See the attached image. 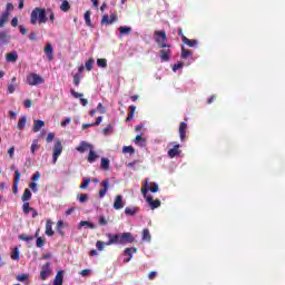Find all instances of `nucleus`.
Returning a JSON list of instances; mask_svg holds the SVG:
<instances>
[{"instance_id": "nucleus-51", "label": "nucleus", "mask_w": 285, "mask_h": 285, "mask_svg": "<svg viewBox=\"0 0 285 285\" xmlns=\"http://www.w3.org/2000/svg\"><path fill=\"white\" fill-rule=\"evenodd\" d=\"M19 239H21L22 242H32V239H35V236H27L26 234H21L18 236Z\"/></svg>"}, {"instance_id": "nucleus-55", "label": "nucleus", "mask_w": 285, "mask_h": 285, "mask_svg": "<svg viewBox=\"0 0 285 285\" xmlns=\"http://www.w3.org/2000/svg\"><path fill=\"white\" fill-rule=\"evenodd\" d=\"M184 68V62H177L173 66V71L177 72V70H181Z\"/></svg>"}, {"instance_id": "nucleus-44", "label": "nucleus", "mask_w": 285, "mask_h": 285, "mask_svg": "<svg viewBox=\"0 0 285 285\" xmlns=\"http://www.w3.org/2000/svg\"><path fill=\"white\" fill-rule=\"evenodd\" d=\"M95 65V59L90 58L88 61H86L85 67L86 70H88L90 72V70H92V66Z\"/></svg>"}, {"instance_id": "nucleus-19", "label": "nucleus", "mask_w": 285, "mask_h": 285, "mask_svg": "<svg viewBox=\"0 0 285 285\" xmlns=\"http://www.w3.org/2000/svg\"><path fill=\"white\" fill-rule=\"evenodd\" d=\"M52 220L48 219L46 222V229H45V235H47V237H52V235H55V230H52Z\"/></svg>"}, {"instance_id": "nucleus-30", "label": "nucleus", "mask_w": 285, "mask_h": 285, "mask_svg": "<svg viewBox=\"0 0 285 285\" xmlns=\"http://www.w3.org/2000/svg\"><path fill=\"white\" fill-rule=\"evenodd\" d=\"M9 17L10 16L8 14V12H2V14L0 16V28H3L8 23Z\"/></svg>"}, {"instance_id": "nucleus-47", "label": "nucleus", "mask_w": 285, "mask_h": 285, "mask_svg": "<svg viewBox=\"0 0 285 285\" xmlns=\"http://www.w3.org/2000/svg\"><path fill=\"white\" fill-rule=\"evenodd\" d=\"M81 79H83V76H79L77 73L73 75V85L76 87H79V83H81Z\"/></svg>"}, {"instance_id": "nucleus-36", "label": "nucleus", "mask_w": 285, "mask_h": 285, "mask_svg": "<svg viewBox=\"0 0 285 285\" xmlns=\"http://www.w3.org/2000/svg\"><path fill=\"white\" fill-rule=\"evenodd\" d=\"M122 153L125 155H127V154L135 155V147H132V146H125V147H122Z\"/></svg>"}, {"instance_id": "nucleus-10", "label": "nucleus", "mask_w": 285, "mask_h": 285, "mask_svg": "<svg viewBox=\"0 0 285 285\" xmlns=\"http://www.w3.org/2000/svg\"><path fill=\"white\" fill-rule=\"evenodd\" d=\"M21 180V171L16 170L14 171V177H13V188L12 191L14 195L19 193V181Z\"/></svg>"}, {"instance_id": "nucleus-37", "label": "nucleus", "mask_w": 285, "mask_h": 285, "mask_svg": "<svg viewBox=\"0 0 285 285\" xmlns=\"http://www.w3.org/2000/svg\"><path fill=\"white\" fill-rule=\"evenodd\" d=\"M97 66H99V68H108V60H106V58H99L97 60Z\"/></svg>"}, {"instance_id": "nucleus-23", "label": "nucleus", "mask_w": 285, "mask_h": 285, "mask_svg": "<svg viewBox=\"0 0 285 285\" xmlns=\"http://www.w3.org/2000/svg\"><path fill=\"white\" fill-rule=\"evenodd\" d=\"M97 159H99V155H97V153H95V150L91 148L89 150V155H88L87 161L89 164H95V161H97Z\"/></svg>"}, {"instance_id": "nucleus-48", "label": "nucleus", "mask_w": 285, "mask_h": 285, "mask_svg": "<svg viewBox=\"0 0 285 285\" xmlns=\"http://www.w3.org/2000/svg\"><path fill=\"white\" fill-rule=\"evenodd\" d=\"M39 150V140L35 139L31 144V154L35 155V151Z\"/></svg>"}, {"instance_id": "nucleus-41", "label": "nucleus", "mask_w": 285, "mask_h": 285, "mask_svg": "<svg viewBox=\"0 0 285 285\" xmlns=\"http://www.w3.org/2000/svg\"><path fill=\"white\" fill-rule=\"evenodd\" d=\"M37 248H43L46 246V239L43 237H38L36 240Z\"/></svg>"}, {"instance_id": "nucleus-29", "label": "nucleus", "mask_w": 285, "mask_h": 285, "mask_svg": "<svg viewBox=\"0 0 285 285\" xmlns=\"http://www.w3.org/2000/svg\"><path fill=\"white\" fill-rule=\"evenodd\" d=\"M14 83H17V77H12L11 83H9L7 87L9 95H12L14 92L16 90Z\"/></svg>"}, {"instance_id": "nucleus-43", "label": "nucleus", "mask_w": 285, "mask_h": 285, "mask_svg": "<svg viewBox=\"0 0 285 285\" xmlns=\"http://www.w3.org/2000/svg\"><path fill=\"white\" fill-rule=\"evenodd\" d=\"M19 255H20L19 248L16 247L11 253V259H13L14 262H19V258H20Z\"/></svg>"}, {"instance_id": "nucleus-63", "label": "nucleus", "mask_w": 285, "mask_h": 285, "mask_svg": "<svg viewBox=\"0 0 285 285\" xmlns=\"http://www.w3.org/2000/svg\"><path fill=\"white\" fill-rule=\"evenodd\" d=\"M55 140V135L52 134V132H49L48 135H47V141H48V144H51V141H53Z\"/></svg>"}, {"instance_id": "nucleus-46", "label": "nucleus", "mask_w": 285, "mask_h": 285, "mask_svg": "<svg viewBox=\"0 0 285 285\" xmlns=\"http://www.w3.org/2000/svg\"><path fill=\"white\" fill-rule=\"evenodd\" d=\"M90 181H91L90 178H85V179L82 180V184L80 185V189H81V190H86V188H88V186H90Z\"/></svg>"}, {"instance_id": "nucleus-49", "label": "nucleus", "mask_w": 285, "mask_h": 285, "mask_svg": "<svg viewBox=\"0 0 285 285\" xmlns=\"http://www.w3.org/2000/svg\"><path fill=\"white\" fill-rule=\"evenodd\" d=\"M60 10H62V12H68V10H70V3L65 0L60 6Z\"/></svg>"}, {"instance_id": "nucleus-6", "label": "nucleus", "mask_w": 285, "mask_h": 285, "mask_svg": "<svg viewBox=\"0 0 285 285\" xmlns=\"http://www.w3.org/2000/svg\"><path fill=\"white\" fill-rule=\"evenodd\" d=\"M51 275L52 269L50 268V263H46L40 271V278L42 279V282H46V279H48V277H50Z\"/></svg>"}, {"instance_id": "nucleus-24", "label": "nucleus", "mask_w": 285, "mask_h": 285, "mask_svg": "<svg viewBox=\"0 0 285 285\" xmlns=\"http://www.w3.org/2000/svg\"><path fill=\"white\" fill-rule=\"evenodd\" d=\"M53 285H63V271H59L55 277Z\"/></svg>"}, {"instance_id": "nucleus-4", "label": "nucleus", "mask_w": 285, "mask_h": 285, "mask_svg": "<svg viewBox=\"0 0 285 285\" xmlns=\"http://www.w3.org/2000/svg\"><path fill=\"white\" fill-rule=\"evenodd\" d=\"M43 78L37 73H30L27 76V83L29 86H39L40 83H43Z\"/></svg>"}, {"instance_id": "nucleus-60", "label": "nucleus", "mask_w": 285, "mask_h": 285, "mask_svg": "<svg viewBox=\"0 0 285 285\" xmlns=\"http://www.w3.org/2000/svg\"><path fill=\"white\" fill-rule=\"evenodd\" d=\"M70 121H72V118H66L60 122V126L62 128H66V126H68V124H70Z\"/></svg>"}, {"instance_id": "nucleus-16", "label": "nucleus", "mask_w": 285, "mask_h": 285, "mask_svg": "<svg viewBox=\"0 0 285 285\" xmlns=\"http://www.w3.org/2000/svg\"><path fill=\"white\" fill-rule=\"evenodd\" d=\"M17 59H19L17 51H11L6 55V61L9 63H16Z\"/></svg>"}, {"instance_id": "nucleus-11", "label": "nucleus", "mask_w": 285, "mask_h": 285, "mask_svg": "<svg viewBox=\"0 0 285 285\" xmlns=\"http://www.w3.org/2000/svg\"><path fill=\"white\" fill-rule=\"evenodd\" d=\"M179 144H177L167 151V155L170 157V159H175V157H179V155H181V149H179Z\"/></svg>"}, {"instance_id": "nucleus-62", "label": "nucleus", "mask_w": 285, "mask_h": 285, "mask_svg": "<svg viewBox=\"0 0 285 285\" xmlns=\"http://www.w3.org/2000/svg\"><path fill=\"white\" fill-rule=\"evenodd\" d=\"M90 273H91L90 269H82V271L80 272V275H81L82 277H88V276H90Z\"/></svg>"}, {"instance_id": "nucleus-52", "label": "nucleus", "mask_w": 285, "mask_h": 285, "mask_svg": "<svg viewBox=\"0 0 285 285\" xmlns=\"http://www.w3.org/2000/svg\"><path fill=\"white\" fill-rule=\"evenodd\" d=\"M30 210H32V207H30V203H24L22 205V212L24 213V215H28V213H30Z\"/></svg>"}, {"instance_id": "nucleus-54", "label": "nucleus", "mask_w": 285, "mask_h": 285, "mask_svg": "<svg viewBox=\"0 0 285 285\" xmlns=\"http://www.w3.org/2000/svg\"><path fill=\"white\" fill-rule=\"evenodd\" d=\"M78 199L80 204H86V202H88V194H80V196H78Z\"/></svg>"}, {"instance_id": "nucleus-3", "label": "nucleus", "mask_w": 285, "mask_h": 285, "mask_svg": "<svg viewBox=\"0 0 285 285\" xmlns=\"http://www.w3.org/2000/svg\"><path fill=\"white\" fill-rule=\"evenodd\" d=\"M154 39L158 48H170V45H168V36L166 35V31L156 30L154 32Z\"/></svg>"}, {"instance_id": "nucleus-1", "label": "nucleus", "mask_w": 285, "mask_h": 285, "mask_svg": "<svg viewBox=\"0 0 285 285\" xmlns=\"http://www.w3.org/2000/svg\"><path fill=\"white\" fill-rule=\"evenodd\" d=\"M107 237L109 240L106 243V246H112V244L126 246V244L135 243V237L131 233L107 234Z\"/></svg>"}, {"instance_id": "nucleus-57", "label": "nucleus", "mask_w": 285, "mask_h": 285, "mask_svg": "<svg viewBox=\"0 0 285 285\" xmlns=\"http://www.w3.org/2000/svg\"><path fill=\"white\" fill-rule=\"evenodd\" d=\"M39 179H41V173L36 171V173L32 175L31 180H32V181H39Z\"/></svg>"}, {"instance_id": "nucleus-45", "label": "nucleus", "mask_w": 285, "mask_h": 285, "mask_svg": "<svg viewBox=\"0 0 285 285\" xmlns=\"http://www.w3.org/2000/svg\"><path fill=\"white\" fill-rule=\"evenodd\" d=\"M79 226H88V228H90L91 230H95V224L88 222V220H81L79 223Z\"/></svg>"}, {"instance_id": "nucleus-21", "label": "nucleus", "mask_w": 285, "mask_h": 285, "mask_svg": "<svg viewBox=\"0 0 285 285\" xmlns=\"http://www.w3.org/2000/svg\"><path fill=\"white\" fill-rule=\"evenodd\" d=\"M183 43H185V46H188V48H195L197 43H199V41H197L196 39L190 40L186 38V36H183Z\"/></svg>"}, {"instance_id": "nucleus-42", "label": "nucleus", "mask_w": 285, "mask_h": 285, "mask_svg": "<svg viewBox=\"0 0 285 285\" xmlns=\"http://www.w3.org/2000/svg\"><path fill=\"white\" fill-rule=\"evenodd\" d=\"M16 279L18 282H28V279H30V275L29 274H20L16 277Z\"/></svg>"}, {"instance_id": "nucleus-59", "label": "nucleus", "mask_w": 285, "mask_h": 285, "mask_svg": "<svg viewBox=\"0 0 285 285\" xmlns=\"http://www.w3.org/2000/svg\"><path fill=\"white\" fill-rule=\"evenodd\" d=\"M100 226H107L108 225V220H106V217L100 216L99 220H98Z\"/></svg>"}, {"instance_id": "nucleus-17", "label": "nucleus", "mask_w": 285, "mask_h": 285, "mask_svg": "<svg viewBox=\"0 0 285 285\" xmlns=\"http://www.w3.org/2000/svg\"><path fill=\"white\" fill-rule=\"evenodd\" d=\"M92 148V145L86 142V141H80V145L76 147V150L78 153H86V150H90Z\"/></svg>"}, {"instance_id": "nucleus-34", "label": "nucleus", "mask_w": 285, "mask_h": 285, "mask_svg": "<svg viewBox=\"0 0 285 285\" xmlns=\"http://www.w3.org/2000/svg\"><path fill=\"white\" fill-rule=\"evenodd\" d=\"M120 37H124V35H128L129 32H132V28L121 26L119 27Z\"/></svg>"}, {"instance_id": "nucleus-20", "label": "nucleus", "mask_w": 285, "mask_h": 285, "mask_svg": "<svg viewBox=\"0 0 285 285\" xmlns=\"http://www.w3.org/2000/svg\"><path fill=\"white\" fill-rule=\"evenodd\" d=\"M52 52H53L52 45L47 43V46L45 47V53L47 55V59L49 61H52V59H55V56Z\"/></svg>"}, {"instance_id": "nucleus-7", "label": "nucleus", "mask_w": 285, "mask_h": 285, "mask_svg": "<svg viewBox=\"0 0 285 285\" xmlns=\"http://www.w3.org/2000/svg\"><path fill=\"white\" fill-rule=\"evenodd\" d=\"M118 19L117 13H111L110 17H108V14H104L100 23L101 26H110L115 23V21H118Z\"/></svg>"}, {"instance_id": "nucleus-25", "label": "nucleus", "mask_w": 285, "mask_h": 285, "mask_svg": "<svg viewBox=\"0 0 285 285\" xmlns=\"http://www.w3.org/2000/svg\"><path fill=\"white\" fill-rule=\"evenodd\" d=\"M31 198H32V191H30L29 188H26L21 197L22 202H30Z\"/></svg>"}, {"instance_id": "nucleus-26", "label": "nucleus", "mask_w": 285, "mask_h": 285, "mask_svg": "<svg viewBox=\"0 0 285 285\" xmlns=\"http://www.w3.org/2000/svg\"><path fill=\"white\" fill-rule=\"evenodd\" d=\"M135 110H137V107L135 105L129 106V114L126 118V121H132V118L135 117Z\"/></svg>"}, {"instance_id": "nucleus-18", "label": "nucleus", "mask_w": 285, "mask_h": 285, "mask_svg": "<svg viewBox=\"0 0 285 285\" xmlns=\"http://www.w3.org/2000/svg\"><path fill=\"white\" fill-rule=\"evenodd\" d=\"M43 126H46V121L35 119L33 126H32L33 132H39V130H41L43 128Z\"/></svg>"}, {"instance_id": "nucleus-33", "label": "nucleus", "mask_w": 285, "mask_h": 285, "mask_svg": "<svg viewBox=\"0 0 285 285\" xmlns=\"http://www.w3.org/2000/svg\"><path fill=\"white\" fill-rule=\"evenodd\" d=\"M100 168L108 170L110 168V160L108 158H101Z\"/></svg>"}, {"instance_id": "nucleus-2", "label": "nucleus", "mask_w": 285, "mask_h": 285, "mask_svg": "<svg viewBox=\"0 0 285 285\" xmlns=\"http://www.w3.org/2000/svg\"><path fill=\"white\" fill-rule=\"evenodd\" d=\"M37 21L39 23H47L48 22V17H46V9L35 8L32 10L31 18H30V23L32 26H36Z\"/></svg>"}, {"instance_id": "nucleus-61", "label": "nucleus", "mask_w": 285, "mask_h": 285, "mask_svg": "<svg viewBox=\"0 0 285 285\" xmlns=\"http://www.w3.org/2000/svg\"><path fill=\"white\" fill-rule=\"evenodd\" d=\"M112 128H114V126L112 125H107V127H105L104 129H102V132H104V135H108V132H110V130H112Z\"/></svg>"}, {"instance_id": "nucleus-22", "label": "nucleus", "mask_w": 285, "mask_h": 285, "mask_svg": "<svg viewBox=\"0 0 285 285\" xmlns=\"http://www.w3.org/2000/svg\"><path fill=\"white\" fill-rule=\"evenodd\" d=\"M139 213V207H126L125 215L128 217H135L136 214Z\"/></svg>"}, {"instance_id": "nucleus-27", "label": "nucleus", "mask_w": 285, "mask_h": 285, "mask_svg": "<svg viewBox=\"0 0 285 285\" xmlns=\"http://www.w3.org/2000/svg\"><path fill=\"white\" fill-rule=\"evenodd\" d=\"M0 41L2 43H10V36L8 35V31L0 32Z\"/></svg>"}, {"instance_id": "nucleus-53", "label": "nucleus", "mask_w": 285, "mask_h": 285, "mask_svg": "<svg viewBox=\"0 0 285 285\" xmlns=\"http://www.w3.org/2000/svg\"><path fill=\"white\" fill-rule=\"evenodd\" d=\"M96 110L100 114V115H106V107H104V104L99 102Z\"/></svg>"}, {"instance_id": "nucleus-13", "label": "nucleus", "mask_w": 285, "mask_h": 285, "mask_svg": "<svg viewBox=\"0 0 285 285\" xmlns=\"http://www.w3.org/2000/svg\"><path fill=\"white\" fill-rule=\"evenodd\" d=\"M146 202H147V204H149L151 210H155V208H159V206H161V200H159V199L154 200L153 196H147Z\"/></svg>"}, {"instance_id": "nucleus-15", "label": "nucleus", "mask_w": 285, "mask_h": 285, "mask_svg": "<svg viewBox=\"0 0 285 285\" xmlns=\"http://www.w3.org/2000/svg\"><path fill=\"white\" fill-rule=\"evenodd\" d=\"M186 130H188V124L180 122V125H179L180 141H184L186 139Z\"/></svg>"}, {"instance_id": "nucleus-39", "label": "nucleus", "mask_w": 285, "mask_h": 285, "mask_svg": "<svg viewBox=\"0 0 285 285\" xmlns=\"http://www.w3.org/2000/svg\"><path fill=\"white\" fill-rule=\"evenodd\" d=\"M85 22H86V26H88L89 28H92V20H90V11L85 12Z\"/></svg>"}, {"instance_id": "nucleus-14", "label": "nucleus", "mask_w": 285, "mask_h": 285, "mask_svg": "<svg viewBox=\"0 0 285 285\" xmlns=\"http://www.w3.org/2000/svg\"><path fill=\"white\" fill-rule=\"evenodd\" d=\"M114 208L115 210H121L124 208V196L117 195L114 202Z\"/></svg>"}, {"instance_id": "nucleus-5", "label": "nucleus", "mask_w": 285, "mask_h": 285, "mask_svg": "<svg viewBox=\"0 0 285 285\" xmlns=\"http://www.w3.org/2000/svg\"><path fill=\"white\" fill-rule=\"evenodd\" d=\"M61 153H63V145H61V141H57L53 146V155H52L53 164H57V160L61 156Z\"/></svg>"}, {"instance_id": "nucleus-28", "label": "nucleus", "mask_w": 285, "mask_h": 285, "mask_svg": "<svg viewBox=\"0 0 285 285\" xmlns=\"http://www.w3.org/2000/svg\"><path fill=\"white\" fill-rule=\"evenodd\" d=\"M181 59H188V57H193V51L186 49V47L181 46Z\"/></svg>"}, {"instance_id": "nucleus-58", "label": "nucleus", "mask_w": 285, "mask_h": 285, "mask_svg": "<svg viewBox=\"0 0 285 285\" xmlns=\"http://www.w3.org/2000/svg\"><path fill=\"white\" fill-rule=\"evenodd\" d=\"M12 10H14V6H12V3L8 2L4 12H8V14L10 16V12H12Z\"/></svg>"}, {"instance_id": "nucleus-32", "label": "nucleus", "mask_w": 285, "mask_h": 285, "mask_svg": "<svg viewBox=\"0 0 285 285\" xmlns=\"http://www.w3.org/2000/svg\"><path fill=\"white\" fill-rule=\"evenodd\" d=\"M26 121H28V117L22 116L19 121H18V130H23V128H26Z\"/></svg>"}, {"instance_id": "nucleus-40", "label": "nucleus", "mask_w": 285, "mask_h": 285, "mask_svg": "<svg viewBox=\"0 0 285 285\" xmlns=\"http://www.w3.org/2000/svg\"><path fill=\"white\" fill-rule=\"evenodd\" d=\"M125 255H127L128 258H125L124 262L126 264H128V262H130V259H132V248H126L125 249Z\"/></svg>"}, {"instance_id": "nucleus-12", "label": "nucleus", "mask_w": 285, "mask_h": 285, "mask_svg": "<svg viewBox=\"0 0 285 285\" xmlns=\"http://www.w3.org/2000/svg\"><path fill=\"white\" fill-rule=\"evenodd\" d=\"M69 92H70L71 97H73L75 99H80L81 106H86L88 104V99L82 98L83 94H79V92L75 91V89H72V88L69 90Z\"/></svg>"}, {"instance_id": "nucleus-64", "label": "nucleus", "mask_w": 285, "mask_h": 285, "mask_svg": "<svg viewBox=\"0 0 285 285\" xmlns=\"http://www.w3.org/2000/svg\"><path fill=\"white\" fill-rule=\"evenodd\" d=\"M155 277H157V272H150L148 274V279L153 281V279H155Z\"/></svg>"}, {"instance_id": "nucleus-50", "label": "nucleus", "mask_w": 285, "mask_h": 285, "mask_svg": "<svg viewBox=\"0 0 285 285\" xmlns=\"http://www.w3.org/2000/svg\"><path fill=\"white\" fill-rule=\"evenodd\" d=\"M149 190L150 193H159V185L157 183H150Z\"/></svg>"}, {"instance_id": "nucleus-35", "label": "nucleus", "mask_w": 285, "mask_h": 285, "mask_svg": "<svg viewBox=\"0 0 285 285\" xmlns=\"http://www.w3.org/2000/svg\"><path fill=\"white\" fill-rule=\"evenodd\" d=\"M150 230L148 228L142 229V242H150Z\"/></svg>"}, {"instance_id": "nucleus-9", "label": "nucleus", "mask_w": 285, "mask_h": 285, "mask_svg": "<svg viewBox=\"0 0 285 285\" xmlns=\"http://www.w3.org/2000/svg\"><path fill=\"white\" fill-rule=\"evenodd\" d=\"M159 51L160 55V61L166 62L170 61V55H173V51H170V48H160Z\"/></svg>"}, {"instance_id": "nucleus-38", "label": "nucleus", "mask_w": 285, "mask_h": 285, "mask_svg": "<svg viewBox=\"0 0 285 285\" xmlns=\"http://www.w3.org/2000/svg\"><path fill=\"white\" fill-rule=\"evenodd\" d=\"M150 184H148V180L144 181V187L141 188V194L144 195V197H146V195H148V191L150 190Z\"/></svg>"}, {"instance_id": "nucleus-56", "label": "nucleus", "mask_w": 285, "mask_h": 285, "mask_svg": "<svg viewBox=\"0 0 285 285\" xmlns=\"http://www.w3.org/2000/svg\"><path fill=\"white\" fill-rule=\"evenodd\" d=\"M105 246H106V243L101 240H97L96 248H98V250H104Z\"/></svg>"}, {"instance_id": "nucleus-8", "label": "nucleus", "mask_w": 285, "mask_h": 285, "mask_svg": "<svg viewBox=\"0 0 285 285\" xmlns=\"http://www.w3.org/2000/svg\"><path fill=\"white\" fill-rule=\"evenodd\" d=\"M100 186L102 187V189L99 190V197L100 199H104V197H106V194L108 193V188H110V180L109 179H105L100 183Z\"/></svg>"}, {"instance_id": "nucleus-31", "label": "nucleus", "mask_w": 285, "mask_h": 285, "mask_svg": "<svg viewBox=\"0 0 285 285\" xmlns=\"http://www.w3.org/2000/svg\"><path fill=\"white\" fill-rule=\"evenodd\" d=\"M134 141L136 146H146V138L141 137V135H137Z\"/></svg>"}]
</instances>
